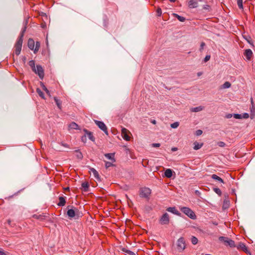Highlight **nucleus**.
Listing matches in <instances>:
<instances>
[{"mask_svg": "<svg viewBox=\"0 0 255 255\" xmlns=\"http://www.w3.org/2000/svg\"><path fill=\"white\" fill-rule=\"evenodd\" d=\"M68 210L67 212V215L70 219L75 218L78 219L80 217V213L79 210L73 206H68L67 207Z\"/></svg>", "mask_w": 255, "mask_h": 255, "instance_id": "f257e3e1", "label": "nucleus"}, {"mask_svg": "<svg viewBox=\"0 0 255 255\" xmlns=\"http://www.w3.org/2000/svg\"><path fill=\"white\" fill-rule=\"evenodd\" d=\"M181 211L191 219H195L196 216L195 213L189 208L183 207L181 208Z\"/></svg>", "mask_w": 255, "mask_h": 255, "instance_id": "f03ea898", "label": "nucleus"}, {"mask_svg": "<svg viewBox=\"0 0 255 255\" xmlns=\"http://www.w3.org/2000/svg\"><path fill=\"white\" fill-rule=\"evenodd\" d=\"M151 193V190L148 187L141 188L139 190V196L141 198H145L149 199Z\"/></svg>", "mask_w": 255, "mask_h": 255, "instance_id": "7ed1b4c3", "label": "nucleus"}, {"mask_svg": "<svg viewBox=\"0 0 255 255\" xmlns=\"http://www.w3.org/2000/svg\"><path fill=\"white\" fill-rule=\"evenodd\" d=\"M159 223L161 225H167L170 223L169 214L167 213H164L159 218Z\"/></svg>", "mask_w": 255, "mask_h": 255, "instance_id": "20e7f679", "label": "nucleus"}, {"mask_svg": "<svg viewBox=\"0 0 255 255\" xmlns=\"http://www.w3.org/2000/svg\"><path fill=\"white\" fill-rule=\"evenodd\" d=\"M185 241L183 237H180L177 242V249L180 252H182L185 249Z\"/></svg>", "mask_w": 255, "mask_h": 255, "instance_id": "39448f33", "label": "nucleus"}, {"mask_svg": "<svg viewBox=\"0 0 255 255\" xmlns=\"http://www.w3.org/2000/svg\"><path fill=\"white\" fill-rule=\"evenodd\" d=\"M22 43L23 39H17V40L14 45V47L15 48V54L16 55H19L20 53Z\"/></svg>", "mask_w": 255, "mask_h": 255, "instance_id": "423d86ee", "label": "nucleus"}, {"mask_svg": "<svg viewBox=\"0 0 255 255\" xmlns=\"http://www.w3.org/2000/svg\"><path fill=\"white\" fill-rule=\"evenodd\" d=\"M94 121L96 125L99 127V128H100L102 130H103L106 134L108 135V131L107 126L104 123V122L97 120H95Z\"/></svg>", "mask_w": 255, "mask_h": 255, "instance_id": "0eeeda50", "label": "nucleus"}, {"mask_svg": "<svg viewBox=\"0 0 255 255\" xmlns=\"http://www.w3.org/2000/svg\"><path fill=\"white\" fill-rule=\"evenodd\" d=\"M219 240L220 241H223L225 243H227V245H229L231 248L236 247L234 241L231 239H229L228 238L225 237H220Z\"/></svg>", "mask_w": 255, "mask_h": 255, "instance_id": "6e6552de", "label": "nucleus"}, {"mask_svg": "<svg viewBox=\"0 0 255 255\" xmlns=\"http://www.w3.org/2000/svg\"><path fill=\"white\" fill-rule=\"evenodd\" d=\"M35 74H37L40 79L42 80L44 76V72L42 67L40 65H36V69L35 68Z\"/></svg>", "mask_w": 255, "mask_h": 255, "instance_id": "1a4fd4ad", "label": "nucleus"}, {"mask_svg": "<svg viewBox=\"0 0 255 255\" xmlns=\"http://www.w3.org/2000/svg\"><path fill=\"white\" fill-rule=\"evenodd\" d=\"M250 118L253 120L255 118V105L253 98H251Z\"/></svg>", "mask_w": 255, "mask_h": 255, "instance_id": "9d476101", "label": "nucleus"}, {"mask_svg": "<svg viewBox=\"0 0 255 255\" xmlns=\"http://www.w3.org/2000/svg\"><path fill=\"white\" fill-rule=\"evenodd\" d=\"M130 134L128 130L126 128H123L122 129V135L123 138L126 141H129L130 137L129 134Z\"/></svg>", "mask_w": 255, "mask_h": 255, "instance_id": "9b49d317", "label": "nucleus"}, {"mask_svg": "<svg viewBox=\"0 0 255 255\" xmlns=\"http://www.w3.org/2000/svg\"><path fill=\"white\" fill-rule=\"evenodd\" d=\"M32 217L34 219L39 220L41 221H43L44 220L49 221V220L48 219V218H49V216H47L44 215V214L42 215L34 214L32 216Z\"/></svg>", "mask_w": 255, "mask_h": 255, "instance_id": "f8f14e48", "label": "nucleus"}, {"mask_svg": "<svg viewBox=\"0 0 255 255\" xmlns=\"http://www.w3.org/2000/svg\"><path fill=\"white\" fill-rule=\"evenodd\" d=\"M237 248L238 250H241L246 254L250 253V251L248 250L245 244L242 242H240L239 245L237 246Z\"/></svg>", "mask_w": 255, "mask_h": 255, "instance_id": "ddd939ff", "label": "nucleus"}, {"mask_svg": "<svg viewBox=\"0 0 255 255\" xmlns=\"http://www.w3.org/2000/svg\"><path fill=\"white\" fill-rule=\"evenodd\" d=\"M166 211L178 216H181V214L176 209L175 207H168Z\"/></svg>", "mask_w": 255, "mask_h": 255, "instance_id": "4468645a", "label": "nucleus"}, {"mask_svg": "<svg viewBox=\"0 0 255 255\" xmlns=\"http://www.w3.org/2000/svg\"><path fill=\"white\" fill-rule=\"evenodd\" d=\"M202 0H190L188 2V6L191 8H196L198 6L199 1H201Z\"/></svg>", "mask_w": 255, "mask_h": 255, "instance_id": "2eb2a0df", "label": "nucleus"}, {"mask_svg": "<svg viewBox=\"0 0 255 255\" xmlns=\"http://www.w3.org/2000/svg\"><path fill=\"white\" fill-rule=\"evenodd\" d=\"M253 52L250 49H248L245 50L244 53V56L246 59L248 60H250L253 56Z\"/></svg>", "mask_w": 255, "mask_h": 255, "instance_id": "dca6fc26", "label": "nucleus"}, {"mask_svg": "<svg viewBox=\"0 0 255 255\" xmlns=\"http://www.w3.org/2000/svg\"><path fill=\"white\" fill-rule=\"evenodd\" d=\"M89 168L90 171H92L93 172L95 178L98 181H101V180L100 176L99 175L98 172L95 168H94L93 167H89Z\"/></svg>", "mask_w": 255, "mask_h": 255, "instance_id": "f3484780", "label": "nucleus"}, {"mask_svg": "<svg viewBox=\"0 0 255 255\" xmlns=\"http://www.w3.org/2000/svg\"><path fill=\"white\" fill-rule=\"evenodd\" d=\"M27 23H28L27 20H26L25 22V23H24V26L22 28V29L20 32V35L18 36V39H23V36H24V33L26 31V28H27Z\"/></svg>", "mask_w": 255, "mask_h": 255, "instance_id": "a211bd4d", "label": "nucleus"}, {"mask_svg": "<svg viewBox=\"0 0 255 255\" xmlns=\"http://www.w3.org/2000/svg\"><path fill=\"white\" fill-rule=\"evenodd\" d=\"M173 173L174 172L171 169L168 168L165 171L164 176L166 178H170L172 176Z\"/></svg>", "mask_w": 255, "mask_h": 255, "instance_id": "6ab92c4d", "label": "nucleus"}, {"mask_svg": "<svg viewBox=\"0 0 255 255\" xmlns=\"http://www.w3.org/2000/svg\"><path fill=\"white\" fill-rule=\"evenodd\" d=\"M83 131L85 132L86 135H87L88 137V138L92 141H94L95 140V138L94 136L93 135V132L91 131H89L87 129L84 128Z\"/></svg>", "mask_w": 255, "mask_h": 255, "instance_id": "aec40b11", "label": "nucleus"}, {"mask_svg": "<svg viewBox=\"0 0 255 255\" xmlns=\"http://www.w3.org/2000/svg\"><path fill=\"white\" fill-rule=\"evenodd\" d=\"M66 197L63 196L59 197V202L57 205L60 207L64 206L66 204Z\"/></svg>", "mask_w": 255, "mask_h": 255, "instance_id": "412c9836", "label": "nucleus"}, {"mask_svg": "<svg viewBox=\"0 0 255 255\" xmlns=\"http://www.w3.org/2000/svg\"><path fill=\"white\" fill-rule=\"evenodd\" d=\"M35 45V42L32 38H29L27 42V46L28 48L31 50H33Z\"/></svg>", "mask_w": 255, "mask_h": 255, "instance_id": "4be33fe9", "label": "nucleus"}, {"mask_svg": "<svg viewBox=\"0 0 255 255\" xmlns=\"http://www.w3.org/2000/svg\"><path fill=\"white\" fill-rule=\"evenodd\" d=\"M115 153H109L105 154V156L108 159L111 160L113 162H116L115 158Z\"/></svg>", "mask_w": 255, "mask_h": 255, "instance_id": "5701e85b", "label": "nucleus"}, {"mask_svg": "<svg viewBox=\"0 0 255 255\" xmlns=\"http://www.w3.org/2000/svg\"><path fill=\"white\" fill-rule=\"evenodd\" d=\"M82 187L83 191L87 192L89 190V184L88 182L85 181L82 183Z\"/></svg>", "mask_w": 255, "mask_h": 255, "instance_id": "b1692460", "label": "nucleus"}, {"mask_svg": "<svg viewBox=\"0 0 255 255\" xmlns=\"http://www.w3.org/2000/svg\"><path fill=\"white\" fill-rule=\"evenodd\" d=\"M243 38L251 45L254 46L253 41L252 37L249 35H243Z\"/></svg>", "mask_w": 255, "mask_h": 255, "instance_id": "393cba45", "label": "nucleus"}, {"mask_svg": "<svg viewBox=\"0 0 255 255\" xmlns=\"http://www.w3.org/2000/svg\"><path fill=\"white\" fill-rule=\"evenodd\" d=\"M193 144L194 145L193 148L195 150L199 149L203 145V143H199L197 141H195Z\"/></svg>", "mask_w": 255, "mask_h": 255, "instance_id": "a878e982", "label": "nucleus"}, {"mask_svg": "<svg viewBox=\"0 0 255 255\" xmlns=\"http://www.w3.org/2000/svg\"><path fill=\"white\" fill-rule=\"evenodd\" d=\"M54 101H55L57 106L58 107V108L60 110H61V108H62V106H61L62 102H61V101L60 100L58 99V98L57 97H54Z\"/></svg>", "mask_w": 255, "mask_h": 255, "instance_id": "bb28decb", "label": "nucleus"}, {"mask_svg": "<svg viewBox=\"0 0 255 255\" xmlns=\"http://www.w3.org/2000/svg\"><path fill=\"white\" fill-rule=\"evenodd\" d=\"M74 152L76 153V156L78 159H82L83 157V154L79 149L75 150Z\"/></svg>", "mask_w": 255, "mask_h": 255, "instance_id": "cd10ccee", "label": "nucleus"}, {"mask_svg": "<svg viewBox=\"0 0 255 255\" xmlns=\"http://www.w3.org/2000/svg\"><path fill=\"white\" fill-rule=\"evenodd\" d=\"M211 177L212 179H213L215 180H217V181L220 182L221 183H224V180L221 177H220L216 174H213L212 175Z\"/></svg>", "mask_w": 255, "mask_h": 255, "instance_id": "c85d7f7f", "label": "nucleus"}, {"mask_svg": "<svg viewBox=\"0 0 255 255\" xmlns=\"http://www.w3.org/2000/svg\"><path fill=\"white\" fill-rule=\"evenodd\" d=\"M40 85L41 87L46 93V94L48 95H49V96H50V92L48 90V89L46 88V87L44 85V83L43 82H40Z\"/></svg>", "mask_w": 255, "mask_h": 255, "instance_id": "c756f323", "label": "nucleus"}, {"mask_svg": "<svg viewBox=\"0 0 255 255\" xmlns=\"http://www.w3.org/2000/svg\"><path fill=\"white\" fill-rule=\"evenodd\" d=\"M121 251L128 254V255H135V254L133 252L125 248H122Z\"/></svg>", "mask_w": 255, "mask_h": 255, "instance_id": "7c9ffc66", "label": "nucleus"}, {"mask_svg": "<svg viewBox=\"0 0 255 255\" xmlns=\"http://www.w3.org/2000/svg\"><path fill=\"white\" fill-rule=\"evenodd\" d=\"M173 14L174 17L177 18L178 19V20L181 22H184L186 20V18L184 17L180 16L176 13H173Z\"/></svg>", "mask_w": 255, "mask_h": 255, "instance_id": "2f4dec72", "label": "nucleus"}, {"mask_svg": "<svg viewBox=\"0 0 255 255\" xmlns=\"http://www.w3.org/2000/svg\"><path fill=\"white\" fill-rule=\"evenodd\" d=\"M29 66L31 68L33 72H35V62L34 60H31L28 62Z\"/></svg>", "mask_w": 255, "mask_h": 255, "instance_id": "473e14b6", "label": "nucleus"}, {"mask_svg": "<svg viewBox=\"0 0 255 255\" xmlns=\"http://www.w3.org/2000/svg\"><path fill=\"white\" fill-rule=\"evenodd\" d=\"M40 47V42L39 41H36L35 44V47L34 48L33 52L36 54L39 50Z\"/></svg>", "mask_w": 255, "mask_h": 255, "instance_id": "72a5a7b5", "label": "nucleus"}, {"mask_svg": "<svg viewBox=\"0 0 255 255\" xmlns=\"http://www.w3.org/2000/svg\"><path fill=\"white\" fill-rule=\"evenodd\" d=\"M78 127H79V126L78 124H77L75 122H72L69 125V128H71V129H78Z\"/></svg>", "mask_w": 255, "mask_h": 255, "instance_id": "f704fd0d", "label": "nucleus"}, {"mask_svg": "<svg viewBox=\"0 0 255 255\" xmlns=\"http://www.w3.org/2000/svg\"><path fill=\"white\" fill-rule=\"evenodd\" d=\"M203 107L202 106H199L195 108H192L191 111L192 112H198L201 111L203 110Z\"/></svg>", "mask_w": 255, "mask_h": 255, "instance_id": "c9c22d12", "label": "nucleus"}, {"mask_svg": "<svg viewBox=\"0 0 255 255\" xmlns=\"http://www.w3.org/2000/svg\"><path fill=\"white\" fill-rule=\"evenodd\" d=\"M203 9L205 10V12H210L211 11V7L208 4H205L203 6Z\"/></svg>", "mask_w": 255, "mask_h": 255, "instance_id": "e433bc0d", "label": "nucleus"}, {"mask_svg": "<svg viewBox=\"0 0 255 255\" xmlns=\"http://www.w3.org/2000/svg\"><path fill=\"white\" fill-rule=\"evenodd\" d=\"M36 92L37 93V94H38V95L42 99H45V97H44V93H43L42 91H41V90L39 89V88H37L36 89Z\"/></svg>", "mask_w": 255, "mask_h": 255, "instance_id": "4c0bfd02", "label": "nucleus"}, {"mask_svg": "<svg viewBox=\"0 0 255 255\" xmlns=\"http://www.w3.org/2000/svg\"><path fill=\"white\" fill-rule=\"evenodd\" d=\"M191 243L193 245H196L197 243H198V239L194 237V236H192V238H191Z\"/></svg>", "mask_w": 255, "mask_h": 255, "instance_id": "58836bf2", "label": "nucleus"}, {"mask_svg": "<svg viewBox=\"0 0 255 255\" xmlns=\"http://www.w3.org/2000/svg\"><path fill=\"white\" fill-rule=\"evenodd\" d=\"M231 86V84L229 82H225L222 85V88L224 89H227Z\"/></svg>", "mask_w": 255, "mask_h": 255, "instance_id": "ea45409f", "label": "nucleus"}, {"mask_svg": "<svg viewBox=\"0 0 255 255\" xmlns=\"http://www.w3.org/2000/svg\"><path fill=\"white\" fill-rule=\"evenodd\" d=\"M214 191L217 193L219 196H221L222 195V191L219 188H214Z\"/></svg>", "mask_w": 255, "mask_h": 255, "instance_id": "a19ab883", "label": "nucleus"}, {"mask_svg": "<svg viewBox=\"0 0 255 255\" xmlns=\"http://www.w3.org/2000/svg\"><path fill=\"white\" fill-rule=\"evenodd\" d=\"M237 4L240 9H243V0H236Z\"/></svg>", "mask_w": 255, "mask_h": 255, "instance_id": "79ce46f5", "label": "nucleus"}, {"mask_svg": "<svg viewBox=\"0 0 255 255\" xmlns=\"http://www.w3.org/2000/svg\"><path fill=\"white\" fill-rule=\"evenodd\" d=\"M114 166H115V165L113 163L109 162V161H106L105 167L106 168H108L110 167Z\"/></svg>", "mask_w": 255, "mask_h": 255, "instance_id": "37998d69", "label": "nucleus"}, {"mask_svg": "<svg viewBox=\"0 0 255 255\" xmlns=\"http://www.w3.org/2000/svg\"><path fill=\"white\" fill-rule=\"evenodd\" d=\"M156 15L157 16H160L162 14V10H161V8L158 7L156 10Z\"/></svg>", "mask_w": 255, "mask_h": 255, "instance_id": "c03bdc74", "label": "nucleus"}, {"mask_svg": "<svg viewBox=\"0 0 255 255\" xmlns=\"http://www.w3.org/2000/svg\"><path fill=\"white\" fill-rule=\"evenodd\" d=\"M233 117L234 118L236 119H242V115L241 114H234L233 115Z\"/></svg>", "mask_w": 255, "mask_h": 255, "instance_id": "a18cd8bd", "label": "nucleus"}, {"mask_svg": "<svg viewBox=\"0 0 255 255\" xmlns=\"http://www.w3.org/2000/svg\"><path fill=\"white\" fill-rule=\"evenodd\" d=\"M206 46V44L204 42H202L200 44L199 51L200 52H202L203 49L204 48V47Z\"/></svg>", "mask_w": 255, "mask_h": 255, "instance_id": "49530a36", "label": "nucleus"}, {"mask_svg": "<svg viewBox=\"0 0 255 255\" xmlns=\"http://www.w3.org/2000/svg\"><path fill=\"white\" fill-rule=\"evenodd\" d=\"M217 144L220 146V147H224L226 145V143L223 142V141H218L217 143Z\"/></svg>", "mask_w": 255, "mask_h": 255, "instance_id": "de8ad7c7", "label": "nucleus"}, {"mask_svg": "<svg viewBox=\"0 0 255 255\" xmlns=\"http://www.w3.org/2000/svg\"><path fill=\"white\" fill-rule=\"evenodd\" d=\"M178 122H175L172 124H171V127L173 128H177L179 126Z\"/></svg>", "mask_w": 255, "mask_h": 255, "instance_id": "09e8293b", "label": "nucleus"}, {"mask_svg": "<svg viewBox=\"0 0 255 255\" xmlns=\"http://www.w3.org/2000/svg\"><path fill=\"white\" fill-rule=\"evenodd\" d=\"M203 133V131L201 129H198L196 131L195 135L197 136H199L201 135Z\"/></svg>", "mask_w": 255, "mask_h": 255, "instance_id": "8fccbe9b", "label": "nucleus"}, {"mask_svg": "<svg viewBox=\"0 0 255 255\" xmlns=\"http://www.w3.org/2000/svg\"><path fill=\"white\" fill-rule=\"evenodd\" d=\"M81 140L82 142H83L84 143H86V141H87V135L86 134L83 135L82 137H81Z\"/></svg>", "mask_w": 255, "mask_h": 255, "instance_id": "3c124183", "label": "nucleus"}, {"mask_svg": "<svg viewBox=\"0 0 255 255\" xmlns=\"http://www.w3.org/2000/svg\"><path fill=\"white\" fill-rule=\"evenodd\" d=\"M210 58H211V56L210 55H207L205 56V57L204 58V62H207V61H208L210 60Z\"/></svg>", "mask_w": 255, "mask_h": 255, "instance_id": "603ef678", "label": "nucleus"}, {"mask_svg": "<svg viewBox=\"0 0 255 255\" xmlns=\"http://www.w3.org/2000/svg\"><path fill=\"white\" fill-rule=\"evenodd\" d=\"M0 255H9V254L4 252L2 249H0Z\"/></svg>", "mask_w": 255, "mask_h": 255, "instance_id": "864d4df0", "label": "nucleus"}, {"mask_svg": "<svg viewBox=\"0 0 255 255\" xmlns=\"http://www.w3.org/2000/svg\"><path fill=\"white\" fill-rule=\"evenodd\" d=\"M242 115V118H244V119H248L249 118V117H250L249 115V114L247 113H244Z\"/></svg>", "mask_w": 255, "mask_h": 255, "instance_id": "5fc2aeb1", "label": "nucleus"}, {"mask_svg": "<svg viewBox=\"0 0 255 255\" xmlns=\"http://www.w3.org/2000/svg\"><path fill=\"white\" fill-rule=\"evenodd\" d=\"M160 146V144L158 143H154L152 144V146L154 147H158Z\"/></svg>", "mask_w": 255, "mask_h": 255, "instance_id": "6e6d98bb", "label": "nucleus"}, {"mask_svg": "<svg viewBox=\"0 0 255 255\" xmlns=\"http://www.w3.org/2000/svg\"><path fill=\"white\" fill-rule=\"evenodd\" d=\"M61 145L65 147H69V145L67 143H63L62 142L61 143Z\"/></svg>", "mask_w": 255, "mask_h": 255, "instance_id": "4d7b16f0", "label": "nucleus"}, {"mask_svg": "<svg viewBox=\"0 0 255 255\" xmlns=\"http://www.w3.org/2000/svg\"><path fill=\"white\" fill-rule=\"evenodd\" d=\"M232 117V115L231 114H229L226 116V118L228 119L231 118Z\"/></svg>", "mask_w": 255, "mask_h": 255, "instance_id": "13d9d810", "label": "nucleus"}, {"mask_svg": "<svg viewBox=\"0 0 255 255\" xmlns=\"http://www.w3.org/2000/svg\"><path fill=\"white\" fill-rule=\"evenodd\" d=\"M64 190L66 191H70V188L69 187H65L64 188Z\"/></svg>", "mask_w": 255, "mask_h": 255, "instance_id": "bf43d9fd", "label": "nucleus"}, {"mask_svg": "<svg viewBox=\"0 0 255 255\" xmlns=\"http://www.w3.org/2000/svg\"><path fill=\"white\" fill-rule=\"evenodd\" d=\"M231 194L232 195H236V193H235V189H232V192H231Z\"/></svg>", "mask_w": 255, "mask_h": 255, "instance_id": "052dcab7", "label": "nucleus"}, {"mask_svg": "<svg viewBox=\"0 0 255 255\" xmlns=\"http://www.w3.org/2000/svg\"><path fill=\"white\" fill-rule=\"evenodd\" d=\"M26 58L25 56L23 57L22 58V61L24 63H25Z\"/></svg>", "mask_w": 255, "mask_h": 255, "instance_id": "680f3d73", "label": "nucleus"}, {"mask_svg": "<svg viewBox=\"0 0 255 255\" xmlns=\"http://www.w3.org/2000/svg\"><path fill=\"white\" fill-rule=\"evenodd\" d=\"M195 194L196 195H199V194H200V192L198 190H196L195 191Z\"/></svg>", "mask_w": 255, "mask_h": 255, "instance_id": "e2e57ef3", "label": "nucleus"}, {"mask_svg": "<svg viewBox=\"0 0 255 255\" xmlns=\"http://www.w3.org/2000/svg\"><path fill=\"white\" fill-rule=\"evenodd\" d=\"M177 150V148H176V147H173V148H172V151H176V150Z\"/></svg>", "mask_w": 255, "mask_h": 255, "instance_id": "0e129e2a", "label": "nucleus"}, {"mask_svg": "<svg viewBox=\"0 0 255 255\" xmlns=\"http://www.w3.org/2000/svg\"><path fill=\"white\" fill-rule=\"evenodd\" d=\"M151 123H152V124H156V121L154 120H153V121L151 122Z\"/></svg>", "mask_w": 255, "mask_h": 255, "instance_id": "69168bd1", "label": "nucleus"}, {"mask_svg": "<svg viewBox=\"0 0 255 255\" xmlns=\"http://www.w3.org/2000/svg\"><path fill=\"white\" fill-rule=\"evenodd\" d=\"M7 223L9 225H10V223H11V221L10 220H7Z\"/></svg>", "mask_w": 255, "mask_h": 255, "instance_id": "338daca9", "label": "nucleus"}, {"mask_svg": "<svg viewBox=\"0 0 255 255\" xmlns=\"http://www.w3.org/2000/svg\"><path fill=\"white\" fill-rule=\"evenodd\" d=\"M169 1L171 2H174L176 1V0H169Z\"/></svg>", "mask_w": 255, "mask_h": 255, "instance_id": "774afa93", "label": "nucleus"}]
</instances>
